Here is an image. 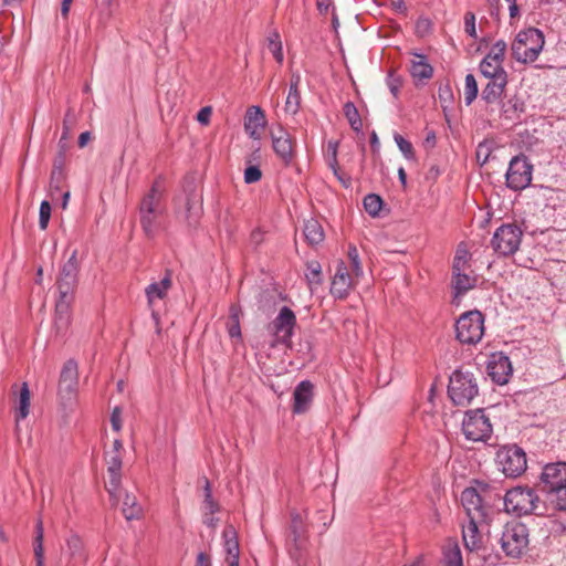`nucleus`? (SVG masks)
<instances>
[{"mask_svg": "<svg viewBox=\"0 0 566 566\" xmlns=\"http://www.w3.org/2000/svg\"><path fill=\"white\" fill-rule=\"evenodd\" d=\"M52 208L48 200H43L40 205L39 211V227L41 230H45L51 219Z\"/></svg>", "mask_w": 566, "mask_h": 566, "instance_id": "52", "label": "nucleus"}, {"mask_svg": "<svg viewBox=\"0 0 566 566\" xmlns=\"http://www.w3.org/2000/svg\"><path fill=\"white\" fill-rule=\"evenodd\" d=\"M495 464L506 478H517L527 468L526 453L517 444L503 446L496 451Z\"/></svg>", "mask_w": 566, "mask_h": 566, "instance_id": "6", "label": "nucleus"}, {"mask_svg": "<svg viewBox=\"0 0 566 566\" xmlns=\"http://www.w3.org/2000/svg\"><path fill=\"white\" fill-rule=\"evenodd\" d=\"M163 191L159 181L156 180L149 191L143 197L139 212L146 213H163L161 207Z\"/></svg>", "mask_w": 566, "mask_h": 566, "instance_id": "27", "label": "nucleus"}, {"mask_svg": "<svg viewBox=\"0 0 566 566\" xmlns=\"http://www.w3.org/2000/svg\"><path fill=\"white\" fill-rule=\"evenodd\" d=\"M229 314V323H228V333L231 338H240L241 337V328H240V307L237 305L230 306Z\"/></svg>", "mask_w": 566, "mask_h": 566, "instance_id": "41", "label": "nucleus"}, {"mask_svg": "<svg viewBox=\"0 0 566 566\" xmlns=\"http://www.w3.org/2000/svg\"><path fill=\"white\" fill-rule=\"evenodd\" d=\"M80 262L77 259V250H74L67 261L61 266L56 287L59 298L74 300V292L78 282Z\"/></svg>", "mask_w": 566, "mask_h": 566, "instance_id": "11", "label": "nucleus"}, {"mask_svg": "<svg viewBox=\"0 0 566 566\" xmlns=\"http://www.w3.org/2000/svg\"><path fill=\"white\" fill-rule=\"evenodd\" d=\"M544 495L546 501L554 504L556 510L566 511V484L560 488H556Z\"/></svg>", "mask_w": 566, "mask_h": 566, "instance_id": "40", "label": "nucleus"}, {"mask_svg": "<svg viewBox=\"0 0 566 566\" xmlns=\"http://www.w3.org/2000/svg\"><path fill=\"white\" fill-rule=\"evenodd\" d=\"M479 94V87L478 82L473 74L469 73L465 76V84H464V102L465 105H471L473 101L478 97Z\"/></svg>", "mask_w": 566, "mask_h": 566, "instance_id": "43", "label": "nucleus"}, {"mask_svg": "<svg viewBox=\"0 0 566 566\" xmlns=\"http://www.w3.org/2000/svg\"><path fill=\"white\" fill-rule=\"evenodd\" d=\"M523 231L516 223L501 224L491 239V248L499 256L513 255L520 248Z\"/></svg>", "mask_w": 566, "mask_h": 566, "instance_id": "7", "label": "nucleus"}, {"mask_svg": "<svg viewBox=\"0 0 566 566\" xmlns=\"http://www.w3.org/2000/svg\"><path fill=\"white\" fill-rule=\"evenodd\" d=\"M525 104L518 97H513L502 104V115L511 120H520V115L524 113Z\"/></svg>", "mask_w": 566, "mask_h": 566, "instance_id": "37", "label": "nucleus"}, {"mask_svg": "<svg viewBox=\"0 0 566 566\" xmlns=\"http://www.w3.org/2000/svg\"><path fill=\"white\" fill-rule=\"evenodd\" d=\"M186 193V221L189 227H196L202 212L201 196L197 193L193 184H186L184 187Z\"/></svg>", "mask_w": 566, "mask_h": 566, "instance_id": "22", "label": "nucleus"}, {"mask_svg": "<svg viewBox=\"0 0 566 566\" xmlns=\"http://www.w3.org/2000/svg\"><path fill=\"white\" fill-rule=\"evenodd\" d=\"M352 287V279L347 271V266L343 261L337 265V271L331 284V294L338 300H344L348 296Z\"/></svg>", "mask_w": 566, "mask_h": 566, "instance_id": "24", "label": "nucleus"}, {"mask_svg": "<svg viewBox=\"0 0 566 566\" xmlns=\"http://www.w3.org/2000/svg\"><path fill=\"white\" fill-rule=\"evenodd\" d=\"M439 99L441 102V106L443 111H446L448 107H450L453 103V93L450 84L447 82L444 84H441L439 87Z\"/></svg>", "mask_w": 566, "mask_h": 566, "instance_id": "50", "label": "nucleus"}, {"mask_svg": "<svg viewBox=\"0 0 566 566\" xmlns=\"http://www.w3.org/2000/svg\"><path fill=\"white\" fill-rule=\"evenodd\" d=\"M442 554L444 566H463L462 553L457 542H448L443 547Z\"/></svg>", "mask_w": 566, "mask_h": 566, "instance_id": "35", "label": "nucleus"}, {"mask_svg": "<svg viewBox=\"0 0 566 566\" xmlns=\"http://www.w3.org/2000/svg\"><path fill=\"white\" fill-rule=\"evenodd\" d=\"M301 105V93L298 87H289V94L285 101V111L292 115H295Z\"/></svg>", "mask_w": 566, "mask_h": 566, "instance_id": "44", "label": "nucleus"}, {"mask_svg": "<svg viewBox=\"0 0 566 566\" xmlns=\"http://www.w3.org/2000/svg\"><path fill=\"white\" fill-rule=\"evenodd\" d=\"M122 471V459L118 454H114L107 461V473H120Z\"/></svg>", "mask_w": 566, "mask_h": 566, "instance_id": "59", "label": "nucleus"}, {"mask_svg": "<svg viewBox=\"0 0 566 566\" xmlns=\"http://www.w3.org/2000/svg\"><path fill=\"white\" fill-rule=\"evenodd\" d=\"M66 554L74 562H85L87 555L84 549V543L77 534H72L66 539Z\"/></svg>", "mask_w": 566, "mask_h": 566, "instance_id": "34", "label": "nucleus"}, {"mask_svg": "<svg viewBox=\"0 0 566 566\" xmlns=\"http://www.w3.org/2000/svg\"><path fill=\"white\" fill-rule=\"evenodd\" d=\"M303 234L306 242L312 245H318L325 239V233L318 220L311 218L304 222Z\"/></svg>", "mask_w": 566, "mask_h": 566, "instance_id": "31", "label": "nucleus"}, {"mask_svg": "<svg viewBox=\"0 0 566 566\" xmlns=\"http://www.w3.org/2000/svg\"><path fill=\"white\" fill-rule=\"evenodd\" d=\"M203 513L209 512V514H214L220 510L219 504L213 500V496L203 499Z\"/></svg>", "mask_w": 566, "mask_h": 566, "instance_id": "61", "label": "nucleus"}, {"mask_svg": "<svg viewBox=\"0 0 566 566\" xmlns=\"http://www.w3.org/2000/svg\"><path fill=\"white\" fill-rule=\"evenodd\" d=\"M78 390V364L75 359H67L60 373L57 394L64 401L73 400Z\"/></svg>", "mask_w": 566, "mask_h": 566, "instance_id": "14", "label": "nucleus"}, {"mask_svg": "<svg viewBox=\"0 0 566 566\" xmlns=\"http://www.w3.org/2000/svg\"><path fill=\"white\" fill-rule=\"evenodd\" d=\"M486 520H469L468 525L463 526L462 539L464 547L470 552H475L481 547V536L479 532V523Z\"/></svg>", "mask_w": 566, "mask_h": 566, "instance_id": "28", "label": "nucleus"}, {"mask_svg": "<svg viewBox=\"0 0 566 566\" xmlns=\"http://www.w3.org/2000/svg\"><path fill=\"white\" fill-rule=\"evenodd\" d=\"M415 60L411 61L410 74L415 81H426L432 77L433 67L428 62L427 56L421 53H413Z\"/></svg>", "mask_w": 566, "mask_h": 566, "instance_id": "29", "label": "nucleus"}, {"mask_svg": "<svg viewBox=\"0 0 566 566\" xmlns=\"http://www.w3.org/2000/svg\"><path fill=\"white\" fill-rule=\"evenodd\" d=\"M545 44L543 32L537 28L521 30L511 45L512 56L520 63H533Z\"/></svg>", "mask_w": 566, "mask_h": 566, "instance_id": "3", "label": "nucleus"}, {"mask_svg": "<svg viewBox=\"0 0 566 566\" xmlns=\"http://www.w3.org/2000/svg\"><path fill=\"white\" fill-rule=\"evenodd\" d=\"M163 213H146L139 212L140 226L145 235L149 239L155 238L160 227L158 217Z\"/></svg>", "mask_w": 566, "mask_h": 566, "instance_id": "36", "label": "nucleus"}, {"mask_svg": "<svg viewBox=\"0 0 566 566\" xmlns=\"http://www.w3.org/2000/svg\"><path fill=\"white\" fill-rule=\"evenodd\" d=\"M469 268H452L451 289L453 298H460L473 290L478 283L476 275H470L465 271Z\"/></svg>", "mask_w": 566, "mask_h": 566, "instance_id": "21", "label": "nucleus"}, {"mask_svg": "<svg viewBox=\"0 0 566 566\" xmlns=\"http://www.w3.org/2000/svg\"><path fill=\"white\" fill-rule=\"evenodd\" d=\"M35 566H44V548L43 544H34Z\"/></svg>", "mask_w": 566, "mask_h": 566, "instance_id": "62", "label": "nucleus"}, {"mask_svg": "<svg viewBox=\"0 0 566 566\" xmlns=\"http://www.w3.org/2000/svg\"><path fill=\"white\" fill-rule=\"evenodd\" d=\"M476 493H479L484 507L492 513L493 510H500V505L503 504L502 485L496 481H484L474 480Z\"/></svg>", "mask_w": 566, "mask_h": 566, "instance_id": "17", "label": "nucleus"}, {"mask_svg": "<svg viewBox=\"0 0 566 566\" xmlns=\"http://www.w3.org/2000/svg\"><path fill=\"white\" fill-rule=\"evenodd\" d=\"M470 259L471 255L468 251V249L461 243L458 245L453 261H452V268H470Z\"/></svg>", "mask_w": 566, "mask_h": 566, "instance_id": "48", "label": "nucleus"}, {"mask_svg": "<svg viewBox=\"0 0 566 566\" xmlns=\"http://www.w3.org/2000/svg\"><path fill=\"white\" fill-rule=\"evenodd\" d=\"M395 143L397 144L399 150L403 154L407 159H412L415 157L413 147L410 142L403 138L399 134H395L394 136Z\"/></svg>", "mask_w": 566, "mask_h": 566, "instance_id": "53", "label": "nucleus"}, {"mask_svg": "<svg viewBox=\"0 0 566 566\" xmlns=\"http://www.w3.org/2000/svg\"><path fill=\"white\" fill-rule=\"evenodd\" d=\"M464 29L469 36L476 39L475 15L472 12H467L464 15Z\"/></svg>", "mask_w": 566, "mask_h": 566, "instance_id": "57", "label": "nucleus"}, {"mask_svg": "<svg viewBox=\"0 0 566 566\" xmlns=\"http://www.w3.org/2000/svg\"><path fill=\"white\" fill-rule=\"evenodd\" d=\"M74 300L57 298L55 303L54 327L60 336H64L71 324V305Z\"/></svg>", "mask_w": 566, "mask_h": 566, "instance_id": "25", "label": "nucleus"}, {"mask_svg": "<svg viewBox=\"0 0 566 566\" xmlns=\"http://www.w3.org/2000/svg\"><path fill=\"white\" fill-rule=\"evenodd\" d=\"M295 325L294 312L290 307L283 306L277 316L269 324L268 329L274 336L275 344L291 346Z\"/></svg>", "mask_w": 566, "mask_h": 566, "instance_id": "12", "label": "nucleus"}, {"mask_svg": "<svg viewBox=\"0 0 566 566\" xmlns=\"http://www.w3.org/2000/svg\"><path fill=\"white\" fill-rule=\"evenodd\" d=\"M347 258H348L349 265H350L353 273L357 277L361 276L364 274V270H363L360 256H359L356 245H354V244L348 245Z\"/></svg>", "mask_w": 566, "mask_h": 566, "instance_id": "46", "label": "nucleus"}, {"mask_svg": "<svg viewBox=\"0 0 566 566\" xmlns=\"http://www.w3.org/2000/svg\"><path fill=\"white\" fill-rule=\"evenodd\" d=\"M533 165L524 155L514 156L505 174L506 187L513 191L527 188L532 181Z\"/></svg>", "mask_w": 566, "mask_h": 566, "instance_id": "10", "label": "nucleus"}, {"mask_svg": "<svg viewBox=\"0 0 566 566\" xmlns=\"http://www.w3.org/2000/svg\"><path fill=\"white\" fill-rule=\"evenodd\" d=\"M334 176L342 182L345 188H349L352 185V179L348 176H345L340 172L338 165H336V169H332Z\"/></svg>", "mask_w": 566, "mask_h": 566, "instance_id": "63", "label": "nucleus"}, {"mask_svg": "<svg viewBox=\"0 0 566 566\" xmlns=\"http://www.w3.org/2000/svg\"><path fill=\"white\" fill-rule=\"evenodd\" d=\"M262 177L261 169L258 166H249L244 170V181L245 184H254L259 181Z\"/></svg>", "mask_w": 566, "mask_h": 566, "instance_id": "55", "label": "nucleus"}, {"mask_svg": "<svg viewBox=\"0 0 566 566\" xmlns=\"http://www.w3.org/2000/svg\"><path fill=\"white\" fill-rule=\"evenodd\" d=\"M564 484H566V462L548 463L542 470L536 490L544 495Z\"/></svg>", "mask_w": 566, "mask_h": 566, "instance_id": "15", "label": "nucleus"}, {"mask_svg": "<svg viewBox=\"0 0 566 566\" xmlns=\"http://www.w3.org/2000/svg\"><path fill=\"white\" fill-rule=\"evenodd\" d=\"M402 81L398 75H395L392 72H390L387 76V85L389 87L390 93L397 97L398 93L400 91Z\"/></svg>", "mask_w": 566, "mask_h": 566, "instance_id": "56", "label": "nucleus"}, {"mask_svg": "<svg viewBox=\"0 0 566 566\" xmlns=\"http://www.w3.org/2000/svg\"><path fill=\"white\" fill-rule=\"evenodd\" d=\"M530 532L522 522H510L503 527L500 538L501 548L510 558H520L527 549Z\"/></svg>", "mask_w": 566, "mask_h": 566, "instance_id": "4", "label": "nucleus"}, {"mask_svg": "<svg viewBox=\"0 0 566 566\" xmlns=\"http://www.w3.org/2000/svg\"><path fill=\"white\" fill-rule=\"evenodd\" d=\"M488 375L497 385H505L513 373V367L509 356L503 352H496L490 355L486 364Z\"/></svg>", "mask_w": 566, "mask_h": 566, "instance_id": "16", "label": "nucleus"}, {"mask_svg": "<svg viewBox=\"0 0 566 566\" xmlns=\"http://www.w3.org/2000/svg\"><path fill=\"white\" fill-rule=\"evenodd\" d=\"M344 115L349 123V126L355 132H360L363 128V122L356 105L353 102H346L344 104Z\"/></svg>", "mask_w": 566, "mask_h": 566, "instance_id": "39", "label": "nucleus"}, {"mask_svg": "<svg viewBox=\"0 0 566 566\" xmlns=\"http://www.w3.org/2000/svg\"><path fill=\"white\" fill-rule=\"evenodd\" d=\"M266 124L265 114L260 106L252 105L247 109L244 116V130L253 139H259V128H263Z\"/></svg>", "mask_w": 566, "mask_h": 566, "instance_id": "26", "label": "nucleus"}, {"mask_svg": "<svg viewBox=\"0 0 566 566\" xmlns=\"http://www.w3.org/2000/svg\"><path fill=\"white\" fill-rule=\"evenodd\" d=\"M195 566H212L210 556L205 552H200L197 555Z\"/></svg>", "mask_w": 566, "mask_h": 566, "instance_id": "64", "label": "nucleus"}, {"mask_svg": "<svg viewBox=\"0 0 566 566\" xmlns=\"http://www.w3.org/2000/svg\"><path fill=\"white\" fill-rule=\"evenodd\" d=\"M108 483L106 484V490L111 496V499L117 500V492L120 486L122 473H108Z\"/></svg>", "mask_w": 566, "mask_h": 566, "instance_id": "54", "label": "nucleus"}, {"mask_svg": "<svg viewBox=\"0 0 566 566\" xmlns=\"http://www.w3.org/2000/svg\"><path fill=\"white\" fill-rule=\"evenodd\" d=\"M536 491L528 486H516L507 490L503 496L505 512L513 513L516 516L530 514L545 515L546 505Z\"/></svg>", "mask_w": 566, "mask_h": 566, "instance_id": "1", "label": "nucleus"}, {"mask_svg": "<svg viewBox=\"0 0 566 566\" xmlns=\"http://www.w3.org/2000/svg\"><path fill=\"white\" fill-rule=\"evenodd\" d=\"M314 386L310 380H302L293 392V412L301 415L306 412L313 401Z\"/></svg>", "mask_w": 566, "mask_h": 566, "instance_id": "23", "label": "nucleus"}, {"mask_svg": "<svg viewBox=\"0 0 566 566\" xmlns=\"http://www.w3.org/2000/svg\"><path fill=\"white\" fill-rule=\"evenodd\" d=\"M363 205L366 212L371 217L379 216V212L382 208L384 200L377 193H368L363 199Z\"/></svg>", "mask_w": 566, "mask_h": 566, "instance_id": "42", "label": "nucleus"}, {"mask_svg": "<svg viewBox=\"0 0 566 566\" xmlns=\"http://www.w3.org/2000/svg\"><path fill=\"white\" fill-rule=\"evenodd\" d=\"M307 544V526L303 516L295 510L290 513V522L285 528V548L290 557L300 563Z\"/></svg>", "mask_w": 566, "mask_h": 566, "instance_id": "5", "label": "nucleus"}, {"mask_svg": "<svg viewBox=\"0 0 566 566\" xmlns=\"http://www.w3.org/2000/svg\"><path fill=\"white\" fill-rule=\"evenodd\" d=\"M224 539V549L227 553V560L229 559H239L240 549L237 531L232 525H228L224 527L222 533Z\"/></svg>", "mask_w": 566, "mask_h": 566, "instance_id": "33", "label": "nucleus"}, {"mask_svg": "<svg viewBox=\"0 0 566 566\" xmlns=\"http://www.w3.org/2000/svg\"><path fill=\"white\" fill-rule=\"evenodd\" d=\"M461 503L469 520H488L491 515L489 510L484 507V504L473 485L465 488L462 491Z\"/></svg>", "mask_w": 566, "mask_h": 566, "instance_id": "19", "label": "nucleus"}, {"mask_svg": "<svg viewBox=\"0 0 566 566\" xmlns=\"http://www.w3.org/2000/svg\"><path fill=\"white\" fill-rule=\"evenodd\" d=\"M485 78L489 80L488 84L483 87L481 93V98L486 104H495L497 103L506 88L507 85V74L500 73H481Z\"/></svg>", "mask_w": 566, "mask_h": 566, "instance_id": "20", "label": "nucleus"}, {"mask_svg": "<svg viewBox=\"0 0 566 566\" xmlns=\"http://www.w3.org/2000/svg\"><path fill=\"white\" fill-rule=\"evenodd\" d=\"M212 108L210 106L202 107L197 114V120L201 125H208L210 123Z\"/></svg>", "mask_w": 566, "mask_h": 566, "instance_id": "60", "label": "nucleus"}, {"mask_svg": "<svg viewBox=\"0 0 566 566\" xmlns=\"http://www.w3.org/2000/svg\"><path fill=\"white\" fill-rule=\"evenodd\" d=\"M111 424L112 429L118 432L122 429V409L119 407H115L111 413Z\"/></svg>", "mask_w": 566, "mask_h": 566, "instance_id": "58", "label": "nucleus"}, {"mask_svg": "<svg viewBox=\"0 0 566 566\" xmlns=\"http://www.w3.org/2000/svg\"><path fill=\"white\" fill-rule=\"evenodd\" d=\"M30 408V391L28 388V384L23 382L20 395H19V410L18 418L24 419L29 415Z\"/></svg>", "mask_w": 566, "mask_h": 566, "instance_id": "47", "label": "nucleus"}, {"mask_svg": "<svg viewBox=\"0 0 566 566\" xmlns=\"http://www.w3.org/2000/svg\"><path fill=\"white\" fill-rule=\"evenodd\" d=\"M170 286L171 275L170 272L167 271L165 276L159 282L150 283L146 287L145 293L148 300V304L151 306L156 300H163L167 295Z\"/></svg>", "mask_w": 566, "mask_h": 566, "instance_id": "30", "label": "nucleus"}, {"mask_svg": "<svg viewBox=\"0 0 566 566\" xmlns=\"http://www.w3.org/2000/svg\"><path fill=\"white\" fill-rule=\"evenodd\" d=\"M479 395V384L475 374L459 368L449 376L448 397L455 406H469Z\"/></svg>", "mask_w": 566, "mask_h": 566, "instance_id": "2", "label": "nucleus"}, {"mask_svg": "<svg viewBox=\"0 0 566 566\" xmlns=\"http://www.w3.org/2000/svg\"><path fill=\"white\" fill-rule=\"evenodd\" d=\"M65 156L63 151H60L57 157L54 159L53 168L50 177L51 191H60L62 184L65 180Z\"/></svg>", "mask_w": 566, "mask_h": 566, "instance_id": "32", "label": "nucleus"}, {"mask_svg": "<svg viewBox=\"0 0 566 566\" xmlns=\"http://www.w3.org/2000/svg\"><path fill=\"white\" fill-rule=\"evenodd\" d=\"M305 277L308 284L319 285L322 283V266L318 261H310L306 263Z\"/></svg>", "mask_w": 566, "mask_h": 566, "instance_id": "45", "label": "nucleus"}, {"mask_svg": "<svg viewBox=\"0 0 566 566\" xmlns=\"http://www.w3.org/2000/svg\"><path fill=\"white\" fill-rule=\"evenodd\" d=\"M339 142L338 140H328L327 143V154H326V164L331 169H336L337 161V151H338Z\"/></svg>", "mask_w": 566, "mask_h": 566, "instance_id": "51", "label": "nucleus"}, {"mask_svg": "<svg viewBox=\"0 0 566 566\" xmlns=\"http://www.w3.org/2000/svg\"><path fill=\"white\" fill-rule=\"evenodd\" d=\"M270 136L272 140V148L275 155L284 164V166H290L294 161L296 155L295 138L282 126L272 128Z\"/></svg>", "mask_w": 566, "mask_h": 566, "instance_id": "13", "label": "nucleus"}, {"mask_svg": "<svg viewBox=\"0 0 566 566\" xmlns=\"http://www.w3.org/2000/svg\"><path fill=\"white\" fill-rule=\"evenodd\" d=\"M269 49L273 57L281 64L284 60V55L279 33L275 32L269 38Z\"/></svg>", "mask_w": 566, "mask_h": 566, "instance_id": "49", "label": "nucleus"}, {"mask_svg": "<svg viewBox=\"0 0 566 566\" xmlns=\"http://www.w3.org/2000/svg\"><path fill=\"white\" fill-rule=\"evenodd\" d=\"M484 334V316L479 310L463 313L455 323L457 339L462 344H476Z\"/></svg>", "mask_w": 566, "mask_h": 566, "instance_id": "8", "label": "nucleus"}, {"mask_svg": "<svg viewBox=\"0 0 566 566\" xmlns=\"http://www.w3.org/2000/svg\"><path fill=\"white\" fill-rule=\"evenodd\" d=\"M462 432L467 440L486 441L492 434V424L483 409L469 410L462 421Z\"/></svg>", "mask_w": 566, "mask_h": 566, "instance_id": "9", "label": "nucleus"}, {"mask_svg": "<svg viewBox=\"0 0 566 566\" xmlns=\"http://www.w3.org/2000/svg\"><path fill=\"white\" fill-rule=\"evenodd\" d=\"M122 511L127 521L139 518L142 514V507L138 504L136 497L128 493L125 494Z\"/></svg>", "mask_w": 566, "mask_h": 566, "instance_id": "38", "label": "nucleus"}, {"mask_svg": "<svg viewBox=\"0 0 566 566\" xmlns=\"http://www.w3.org/2000/svg\"><path fill=\"white\" fill-rule=\"evenodd\" d=\"M506 48L507 45L504 40H497L480 62V72L488 74L501 72L502 74H507L503 67Z\"/></svg>", "mask_w": 566, "mask_h": 566, "instance_id": "18", "label": "nucleus"}]
</instances>
